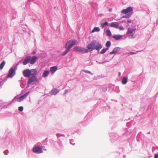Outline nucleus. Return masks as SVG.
I'll list each match as a JSON object with an SVG mask.
<instances>
[{"label":"nucleus","instance_id":"27","mask_svg":"<svg viewBox=\"0 0 158 158\" xmlns=\"http://www.w3.org/2000/svg\"><path fill=\"white\" fill-rule=\"evenodd\" d=\"M131 15V14H129V15H127L125 16H123V18H128L130 17Z\"/></svg>","mask_w":158,"mask_h":158},{"label":"nucleus","instance_id":"19","mask_svg":"<svg viewBox=\"0 0 158 158\" xmlns=\"http://www.w3.org/2000/svg\"><path fill=\"white\" fill-rule=\"evenodd\" d=\"M6 62L5 61H3L0 64V69L2 70L5 65Z\"/></svg>","mask_w":158,"mask_h":158},{"label":"nucleus","instance_id":"14","mask_svg":"<svg viewBox=\"0 0 158 158\" xmlns=\"http://www.w3.org/2000/svg\"><path fill=\"white\" fill-rule=\"evenodd\" d=\"M136 30V29H131V28H128V29L127 31V34H131L133 32L135 31Z\"/></svg>","mask_w":158,"mask_h":158},{"label":"nucleus","instance_id":"26","mask_svg":"<svg viewBox=\"0 0 158 158\" xmlns=\"http://www.w3.org/2000/svg\"><path fill=\"white\" fill-rule=\"evenodd\" d=\"M111 43L110 41H107L106 44V47L108 48L110 46Z\"/></svg>","mask_w":158,"mask_h":158},{"label":"nucleus","instance_id":"36","mask_svg":"<svg viewBox=\"0 0 158 158\" xmlns=\"http://www.w3.org/2000/svg\"><path fill=\"white\" fill-rule=\"evenodd\" d=\"M118 74H119V76H120V75H121V73H120V72H119V73H118Z\"/></svg>","mask_w":158,"mask_h":158},{"label":"nucleus","instance_id":"10","mask_svg":"<svg viewBox=\"0 0 158 158\" xmlns=\"http://www.w3.org/2000/svg\"><path fill=\"white\" fill-rule=\"evenodd\" d=\"M31 59V56H28L26 57L23 62V64L24 65H25L27 64L29 62H30Z\"/></svg>","mask_w":158,"mask_h":158},{"label":"nucleus","instance_id":"3","mask_svg":"<svg viewBox=\"0 0 158 158\" xmlns=\"http://www.w3.org/2000/svg\"><path fill=\"white\" fill-rule=\"evenodd\" d=\"M37 81V79L35 76H32L28 79L27 84L28 86L33 85Z\"/></svg>","mask_w":158,"mask_h":158},{"label":"nucleus","instance_id":"22","mask_svg":"<svg viewBox=\"0 0 158 158\" xmlns=\"http://www.w3.org/2000/svg\"><path fill=\"white\" fill-rule=\"evenodd\" d=\"M108 23L107 22H106L104 23H102L101 24V26L102 28H103L105 26L108 25Z\"/></svg>","mask_w":158,"mask_h":158},{"label":"nucleus","instance_id":"16","mask_svg":"<svg viewBox=\"0 0 158 158\" xmlns=\"http://www.w3.org/2000/svg\"><path fill=\"white\" fill-rule=\"evenodd\" d=\"M57 69V67L56 66L51 67L50 70L51 72L52 73H54Z\"/></svg>","mask_w":158,"mask_h":158},{"label":"nucleus","instance_id":"15","mask_svg":"<svg viewBox=\"0 0 158 158\" xmlns=\"http://www.w3.org/2000/svg\"><path fill=\"white\" fill-rule=\"evenodd\" d=\"M122 37L121 35H115L113 36V38L116 40H118L121 39Z\"/></svg>","mask_w":158,"mask_h":158},{"label":"nucleus","instance_id":"6","mask_svg":"<svg viewBox=\"0 0 158 158\" xmlns=\"http://www.w3.org/2000/svg\"><path fill=\"white\" fill-rule=\"evenodd\" d=\"M133 10V8L132 7H129L126 9L123 10L121 11V12L125 14L130 13V14H131V15L132 13Z\"/></svg>","mask_w":158,"mask_h":158},{"label":"nucleus","instance_id":"21","mask_svg":"<svg viewBox=\"0 0 158 158\" xmlns=\"http://www.w3.org/2000/svg\"><path fill=\"white\" fill-rule=\"evenodd\" d=\"M100 30V29L98 27H95L92 30V32L93 33L95 31L98 32V31H99Z\"/></svg>","mask_w":158,"mask_h":158},{"label":"nucleus","instance_id":"34","mask_svg":"<svg viewBox=\"0 0 158 158\" xmlns=\"http://www.w3.org/2000/svg\"><path fill=\"white\" fill-rule=\"evenodd\" d=\"M130 54H135V52H131L130 53Z\"/></svg>","mask_w":158,"mask_h":158},{"label":"nucleus","instance_id":"23","mask_svg":"<svg viewBox=\"0 0 158 158\" xmlns=\"http://www.w3.org/2000/svg\"><path fill=\"white\" fill-rule=\"evenodd\" d=\"M49 73V72L48 71H45L43 74V76L44 77H46V76H47L48 75Z\"/></svg>","mask_w":158,"mask_h":158},{"label":"nucleus","instance_id":"9","mask_svg":"<svg viewBox=\"0 0 158 158\" xmlns=\"http://www.w3.org/2000/svg\"><path fill=\"white\" fill-rule=\"evenodd\" d=\"M29 93V92H26L25 94H24L23 95L18 98L17 100V102H20L23 101L25 98H26L27 97Z\"/></svg>","mask_w":158,"mask_h":158},{"label":"nucleus","instance_id":"17","mask_svg":"<svg viewBox=\"0 0 158 158\" xmlns=\"http://www.w3.org/2000/svg\"><path fill=\"white\" fill-rule=\"evenodd\" d=\"M59 92V90L56 89H54L51 91V94L52 95H55L57 93Z\"/></svg>","mask_w":158,"mask_h":158},{"label":"nucleus","instance_id":"18","mask_svg":"<svg viewBox=\"0 0 158 158\" xmlns=\"http://www.w3.org/2000/svg\"><path fill=\"white\" fill-rule=\"evenodd\" d=\"M110 26L112 27H114L116 28H118V25L114 23H111L110 24Z\"/></svg>","mask_w":158,"mask_h":158},{"label":"nucleus","instance_id":"33","mask_svg":"<svg viewBox=\"0 0 158 158\" xmlns=\"http://www.w3.org/2000/svg\"><path fill=\"white\" fill-rule=\"evenodd\" d=\"M127 22L129 23H131V20H129L127 21Z\"/></svg>","mask_w":158,"mask_h":158},{"label":"nucleus","instance_id":"2","mask_svg":"<svg viewBox=\"0 0 158 158\" xmlns=\"http://www.w3.org/2000/svg\"><path fill=\"white\" fill-rule=\"evenodd\" d=\"M77 41L76 40H71L68 41L66 44L65 48L66 50L62 55L64 56L67 54L70 51V49L74 45L77 44Z\"/></svg>","mask_w":158,"mask_h":158},{"label":"nucleus","instance_id":"32","mask_svg":"<svg viewBox=\"0 0 158 158\" xmlns=\"http://www.w3.org/2000/svg\"><path fill=\"white\" fill-rule=\"evenodd\" d=\"M85 73H90V71H85V70H84Z\"/></svg>","mask_w":158,"mask_h":158},{"label":"nucleus","instance_id":"29","mask_svg":"<svg viewBox=\"0 0 158 158\" xmlns=\"http://www.w3.org/2000/svg\"><path fill=\"white\" fill-rule=\"evenodd\" d=\"M119 28V29L120 30H124V28H123V27L122 26H118V28Z\"/></svg>","mask_w":158,"mask_h":158},{"label":"nucleus","instance_id":"30","mask_svg":"<svg viewBox=\"0 0 158 158\" xmlns=\"http://www.w3.org/2000/svg\"><path fill=\"white\" fill-rule=\"evenodd\" d=\"M129 36L130 38H133L135 37V36L133 35H129Z\"/></svg>","mask_w":158,"mask_h":158},{"label":"nucleus","instance_id":"13","mask_svg":"<svg viewBox=\"0 0 158 158\" xmlns=\"http://www.w3.org/2000/svg\"><path fill=\"white\" fill-rule=\"evenodd\" d=\"M31 75L32 76H35L36 75L37 73L36 70L35 69H32L30 70Z\"/></svg>","mask_w":158,"mask_h":158},{"label":"nucleus","instance_id":"1","mask_svg":"<svg viewBox=\"0 0 158 158\" xmlns=\"http://www.w3.org/2000/svg\"><path fill=\"white\" fill-rule=\"evenodd\" d=\"M102 48V46L101 44L96 40H93L91 42L87 47L88 52L94 49H96L98 51Z\"/></svg>","mask_w":158,"mask_h":158},{"label":"nucleus","instance_id":"4","mask_svg":"<svg viewBox=\"0 0 158 158\" xmlns=\"http://www.w3.org/2000/svg\"><path fill=\"white\" fill-rule=\"evenodd\" d=\"M73 50L75 51H78L83 53H87L88 52V50L85 48H82L78 47H75L73 48Z\"/></svg>","mask_w":158,"mask_h":158},{"label":"nucleus","instance_id":"28","mask_svg":"<svg viewBox=\"0 0 158 158\" xmlns=\"http://www.w3.org/2000/svg\"><path fill=\"white\" fill-rule=\"evenodd\" d=\"M23 108L22 106L19 107L18 110L20 111H22L23 110Z\"/></svg>","mask_w":158,"mask_h":158},{"label":"nucleus","instance_id":"31","mask_svg":"<svg viewBox=\"0 0 158 158\" xmlns=\"http://www.w3.org/2000/svg\"><path fill=\"white\" fill-rule=\"evenodd\" d=\"M154 158H158V155H155L154 156Z\"/></svg>","mask_w":158,"mask_h":158},{"label":"nucleus","instance_id":"8","mask_svg":"<svg viewBox=\"0 0 158 158\" xmlns=\"http://www.w3.org/2000/svg\"><path fill=\"white\" fill-rule=\"evenodd\" d=\"M33 152L37 153H40L43 152L42 148L40 147H35L33 149Z\"/></svg>","mask_w":158,"mask_h":158},{"label":"nucleus","instance_id":"11","mask_svg":"<svg viewBox=\"0 0 158 158\" xmlns=\"http://www.w3.org/2000/svg\"><path fill=\"white\" fill-rule=\"evenodd\" d=\"M120 48L119 47H116L114 48L113 50L110 52V54L111 55L113 54H114L118 52L120 50Z\"/></svg>","mask_w":158,"mask_h":158},{"label":"nucleus","instance_id":"25","mask_svg":"<svg viewBox=\"0 0 158 158\" xmlns=\"http://www.w3.org/2000/svg\"><path fill=\"white\" fill-rule=\"evenodd\" d=\"M108 48H106L105 49H103L101 51H100V54H103L104 53L107 51V50H108Z\"/></svg>","mask_w":158,"mask_h":158},{"label":"nucleus","instance_id":"12","mask_svg":"<svg viewBox=\"0 0 158 158\" xmlns=\"http://www.w3.org/2000/svg\"><path fill=\"white\" fill-rule=\"evenodd\" d=\"M37 57L36 56H34L32 57L30 61V63L31 64H34L36 61Z\"/></svg>","mask_w":158,"mask_h":158},{"label":"nucleus","instance_id":"20","mask_svg":"<svg viewBox=\"0 0 158 158\" xmlns=\"http://www.w3.org/2000/svg\"><path fill=\"white\" fill-rule=\"evenodd\" d=\"M122 82L123 84H125L127 82V78L125 77L123 78L122 81Z\"/></svg>","mask_w":158,"mask_h":158},{"label":"nucleus","instance_id":"5","mask_svg":"<svg viewBox=\"0 0 158 158\" xmlns=\"http://www.w3.org/2000/svg\"><path fill=\"white\" fill-rule=\"evenodd\" d=\"M17 69V67L16 66L14 68H11L10 69L9 71L7 77H9L12 78L15 74V71Z\"/></svg>","mask_w":158,"mask_h":158},{"label":"nucleus","instance_id":"7","mask_svg":"<svg viewBox=\"0 0 158 158\" xmlns=\"http://www.w3.org/2000/svg\"><path fill=\"white\" fill-rule=\"evenodd\" d=\"M23 74L25 77H28L31 76L30 70L27 69L23 71Z\"/></svg>","mask_w":158,"mask_h":158},{"label":"nucleus","instance_id":"35","mask_svg":"<svg viewBox=\"0 0 158 158\" xmlns=\"http://www.w3.org/2000/svg\"><path fill=\"white\" fill-rule=\"evenodd\" d=\"M109 10L110 11H111L112 10V9H111V8L109 9Z\"/></svg>","mask_w":158,"mask_h":158},{"label":"nucleus","instance_id":"24","mask_svg":"<svg viewBox=\"0 0 158 158\" xmlns=\"http://www.w3.org/2000/svg\"><path fill=\"white\" fill-rule=\"evenodd\" d=\"M106 34L107 36H110L111 35V32L109 30H107L106 31Z\"/></svg>","mask_w":158,"mask_h":158}]
</instances>
